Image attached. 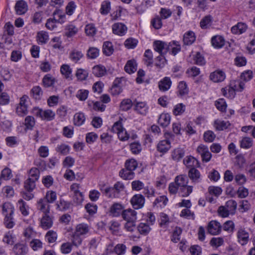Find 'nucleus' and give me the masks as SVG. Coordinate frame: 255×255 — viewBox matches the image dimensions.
<instances>
[{
  "instance_id": "nucleus-58",
  "label": "nucleus",
  "mask_w": 255,
  "mask_h": 255,
  "mask_svg": "<svg viewBox=\"0 0 255 255\" xmlns=\"http://www.w3.org/2000/svg\"><path fill=\"white\" fill-rule=\"evenodd\" d=\"M57 209L60 211H65L70 207L71 204L63 199H60L56 204Z\"/></svg>"
},
{
  "instance_id": "nucleus-12",
  "label": "nucleus",
  "mask_w": 255,
  "mask_h": 255,
  "mask_svg": "<svg viewBox=\"0 0 255 255\" xmlns=\"http://www.w3.org/2000/svg\"><path fill=\"white\" fill-rule=\"evenodd\" d=\"M225 78V73L221 70H217L212 72L209 76L210 80L215 83L222 82Z\"/></svg>"
},
{
  "instance_id": "nucleus-60",
  "label": "nucleus",
  "mask_w": 255,
  "mask_h": 255,
  "mask_svg": "<svg viewBox=\"0 0 255 255\" xmlns=\"http://www.w3.org/2000/svg\"><path fill=\"white\" fill-rule=\"evenodd\" d=\"M85 33L87 35L89 36H93L96 33V28L93 23L87 24L85 28Z\"/></svg>"
},
{
  "instance_id": "nucleus-5",
  "label": "nucleus",
  "mask_w": 255,
  "mask_h": 255,
  "mask_svg": "<svg viewBox=\"0 0 255 255\" xmlns=\"http://www.w3.org/2000/svg\"><path fill=\"white\" fill-rule=\"evenodd\" d=\"M196 152L201 155L203 162H208L211 160L212 154L207 146L204 144L199 145L196 149Z\"/></svg>"
},
{
  "instance_id": "nucleus-61",
  "label": "nucleus",
  "mask_w": 255,
  "mask_h": 255,
  "mask_svg": "<svg viewBox=\"0 0 255 255\" xmlns=\"http://www.w3.org/2000/svg\"><path fill=\"white\" fill-rule=\"evenodd\" d=\"M39 175L40 172L39 169L33 167L29 170L28 178L37 181L39 178Z\"/></svg>"
},
{
  "instance_id": "nucleus-6",
  "label": "nucleus",
  "mask_w": 255,
  "mask_h": 255,
  "mask_svg": "<svg viewBox=\"0 0 255 255\" xmlns=\"http://www.w3.org/2000/svg\"><path fill=\"white\" fill-rule=\"evenodd\" d=\"M222 230V226L217 221L212 220L210 221L207 226V231L212 235L219 234Z\"/></svg>"
},
{
  "instance_id": "nucleus-27",
  "label": "nucleus",
  "mask_w": 255,
  "mask_h": 255,
  "mask_svg": "<svg viewBox=\"0 0 255 255\" xmlns=\"http://www.w3.org/2000/svg\"><path fill=\"white\" fill-rule=\"evenodd\" d=\"M185 150L180 147L175 148L171 152V157L173 160L179 161L184 156Z\"/></svg>"
},
{
  "instance_id": "nucleus-8",
  "label": "nucleus",
  "mask_w": 255,
  "mask_h": 255,
  "mask_svg": "<svg viewBox=\"0 0 255 255\" xmlns=\"http://www.w3.org/2000/svg\"><path fill=\"white\" fill-rule=\"evenodd\" d=\"M124 211V205L120 203H114L109 209V214L113 217H118Z\"/></svg>"
},
{
  "instance_id": "nucleus-45",
  "label": "nucleus",
  "mask_w": 255,
  "mask_h": 255,
  "mask_svg": "<svg viewBox=\"0 0 255 255\" xmlns=\"http://www.w3.org/2000/svg\"><path fill=\"white\" fill-rule=\"evenodd\" d=\"M178 93L181 96L186 95L188 94L189 89L187 84L184 81H180L178 85Z\"/></svg>"
},
{
  "instance_id": "nucleus-49",
  "label": "nucleus",
  "mask_w": 255,
  "mask_h": 255,
  "mask_svg": "<svg viewBox=\"0 0 255 255\" xmlns=\"http://www.w3.org/2000/svg\"><path fill=\"white\" fill-rule=\"evenodd\" d=\"M127 250V247L125 244H118L113 249V252L117 255H124L125 254Z\"/></svg>"
},
{
  "instance_id": "nucleus-22",
  "label": "nucleus",
  "mask_w": 255,
  "mask_h": 255,
  "mask_svg": "<svg viewBox=\"0 0 255 255\" xmlns=\"http://www.w3.org/2000/svg\"><path fill=\"white\" fill-rule=\"evenodd\" d=\"M225 39L221 35H215L211 38L212 46L215 48H221L225 45Z\"/></svg>"
},
{
  "instance_id": "nucleus-55",
  "label": "nucleus",
  "mask_w": 255,
  "mask_h": 255,
  "mask_svg": "<svg viewBox=\"0 0 255 255\" xmlns=\"http://www.w3.org/2000/svg\"><path fill=\"white\" fill-rule=\"evenodd\" d=\"M45 239L49 243H53L57 239V234L56 232L50 230L46 234Z\"/></svg>"
},
{
  "instance_id": "nucleus-36",
  "label": "nucleus",
  "mask_w": 255,
  "mask_h": 255,
  "mask_svg": "<svg viewBox=\"0 0 255 255\" xmlns=\"http://www.w3.org/2000/svg\"><path fill=\"white\" fill-rule=\"evenodd\" d=\"M65 30V35L68 37H71L78 33V28L73 24H70L66 26Z\"/></svg>"
},
{
  "instance_id": "nucleus-1",
  "label": "nucleus",
  "mask_w": 255,
  "mask_h": 255,
  "mask_svg": "<svg viewBox=\"0 0 255 255\" xmlns=\"http://www.w3.org/2000/svg\"><path fill=\"white\" fill-rule=\"evenodd\" d=\"M189 179L186 175L181 174L174 178L173 182L169 184L168 190L170 194L177 193L182 197L189 196L193 192V187L188 185Z\"/></svg>"
},
{
  "instance_id": "nucleus-43",
  "label": "nucleus",
  "mask_w": 255,
  "mask_h": 255,
  "mask_svg": "<svg viewBox=\"0 0 255 255\" xmlns=\"http://www.w3.org/2000/svg\"><path fill=\"white\" fill-rule=\"evenodd\" d=\"M31 93L33 98L36 100L41 99L43 95L42 89L38 86L33 87L31 90Z\"/></svg>"
},
{
  "instance_id": "nucleus-10",
  "label": "nucleus",
  "mask_w": 255,
  "mask_h": 255,
  "mask_svg": "<svg viewBox=\"0 0 255 255\" xmlns=\"http://www.w3.org/2000/svg\"><path fill=\"white\" fill-rule=\"evenodd\" d=\"M130 202L134 209H139L143 206L145 199L141 194H136L131 198Z\"/></svg>"
},
{
  "instance_id": "nucleus-18",
  "label": "nucleus",
  "mask_w": 255,
  "mask_h": 255,
  "mask_svg": "<svg viewBox=\"0 0 255 255\" xmlns=\"http://www.w3.org/2000/svg\"><path fill=\"white\" fill-rule=\"evenodd\" d=\"M188 175L193 183H199L201 180L200 171L196 168H190L188 171Z\"/></svg>"
},
{
  "instance_id": "nucleus-47",
  "label": "nucleus",
  "mask_w": 255,
  "mask_h": 255,
  "mask_svg": "<svg viewBox=\"0 0 255 255\" xmlns=\"http://www.w3.org/2000/svg\"><path fill=\"white\" fill-rule=\"evenodd\" d=\"M35 124V120L33 117L30 116L26 117L24 120V125L26 129L31 130Z\"/></svg>"
},
{
  "instance_id": "nucleus-35",
  "label": "nucleus",
  "mask_w": 255,
  "mask_h": 255,
  "mask_svg": "<svg viewBox=\"0 0 255 255\" xmlns=\"http://www.w3.org/2000/svg\"><path fill=\"white\" fill-rule=\"evenodd\" d=\"M114 50V47L112 42L110 41H105L104 42L103 52L105 55L107 56L111 55L113 53Z\"/></svg>"
},
{
  "instance_id": "nucleus-42",
  "label": "nucleus",
  "mask_w": 255,
  "mask_h": 255,
  "mask_svg": "<svg viewBox=\"0 0 255 255\" xmlns=\"http://www.w3.org/2000/svg\"><path fill=\"white\" fill-rule=\"evenodd\" d=\"M70 149V146L65 143L57 145L55 149L57 152L64 155L68 154L69 153Z\"/></svg>"
},
{
  "instance_id": "nucleus-32",
  "label": "nucleus",
  "mask_w": 255,
  "mask_h": 255,
  "mask_svg": "<svg viewBox=\"0 0 255 255\" xmlns=\"http://www.w3.org/2000/svg\"><path fill=\"white\" fill-rule=\"evenodd\" d=\"M137 70V64L136 61L132 59L127 61L125 66V70L128 74L134 73Z\"/></svg>"
},
{
  "instance_id": "nucleus-29",
  "label": "nucleus",
  "mask_w": 255,
  "mask_h": 255,
  "mask_svg": "<svg viewBox=\"0 0 255 255\" xmlns=\"http://www.w3.org/2000/svg\"><path fill=\"white\" fill-rule=\"evenodd\" d=\"M53 18L58 23L62 24L66 21V15L64 12L59 9H56L53 13Z\"/></svg>"
},
{
  "instance_id": "nucleus-38",
  "label": "nucleus",
  "mask_w": 255,
  "mask_h": 255,
  "mask_svg": "<svg viewBox=\"0 0 255 255\" xmlns=\"http://www.w3.org/2000/svg\"><path fill=\"white\" fill-rule=\"evenodd\" d=\"M85 117L83 113H77L74 116V123L77 126H82L85 121Z\"/></svg>"
},
{
  "instance_id": "nucleus-44",
  "label": "nucleus",
  "mask_w": 255,
  "mask_h": 255,
  "mask_svg": "<svg viewBox=\"0 0 255 255\" xmlns=\"http://www.w3.org/2000/svg\"><path fill=\"white\" fill-rule=\"evenodd\" d=\"M111 10V2L109 0H104L101 3L100 12L102 15L108 14Z\"/></svg>"
},
{
  "instance_id": "nucleus-13",
  "label": "nucleus",
  "mask_w": 255,
  "mask_h": 255,
  "mask_svg": "<svg viewBox=\"0 0 255 255\" xmlns=\"http://www.w3.org/2000/svg\"><path fill=\"white\" fill-rule=\"evenodd\" d=\"M53 224V219L48 214H44L40 220V226L44 230H48L52 227Z\"/></svg>"
},
{
  "instance_id": "nucleus-4",
  "label": "nucleus",
  "mask_w": 255,
  "mask_h": 255,
  "mask_svg": "<svg viewBox=\"0 0 255 255\" xmlns=\"http://www.w3.org/2000/svg\"><path fill=\"white\" fill-rule=\"evenodd\" d=\"M171 46V42L167 43L160 40H156L153 43L154 50L161 55H165L170 50Z\"/></svg>"
},
{
  "instance_id": "nucleus-34",
  "label": "nucleus",
  "mask_w": 255,
  "mask_h": 255,
  "mask_svg": "<svg viewBox=\"0 0 255 255\" xmlns=\"http://www.w3.org/2000/svg\"><path fill=\"white\" fill-rule=\"evenodd\" d=\"M119 175L124 180H130L133 178L134 173L132 171L126 168L120 170Z\"/></svg>"
},
{
  "instance_id": "nucleus-54",
  "label": "nucleus",
  "mask_w": 255,
  "mask_h": 255,
  "mask_svg": "<svg viewBox=\"0 0 255 255\" xmlns=\"http://www.w3.org/2000/svg\"><path fill=\"white\" fill-rule=\"evenodd\" d=\"M221 91L225 97L230 99H233L236 95L234 90L232 89L230 86L222 88Z\"/></svg>"
},
{
  "instance_id": "nucleus-57",
  "label": "nucleus",
  "mask_w": 255,
  "mask_h": 255,
  "mask_svg": "<svg viewBox=\"0 0 255 255\" xmlns=\"http://www.w3.org/2000/svg\"><path fill=\"white\" fill-rule=\"evenodd\" d=\"M182 232V230L180 228L176 227L173 232L171 239V241L174 243L178 242L180 241Z\"/></svg>"
},
{
  "instance_id": "nucleus-17",
  "label": "nucleus",
  "mask_w": 255,
  "mask_h": 255,
  "mask_svg": "<svg viewBox=\"0 0 255 255\" xmlns=\"http://www.w3.org/2000/svg\"><path fill=\"white\" fill-rule=\"evenodd\" d=\"M137 230L141 236H147L151 231V226L146 222L139 223L137 227Z\"/></svg>"
},
{
  "instance_id": "nucleus-51",
  "label": "nucleus",
  "mask_w": 255,
  "mask_h": 255,
  "mask_svg": "<svg viewBox=\"0 0 255 255\" xmlns=\"http://www.w3.org/2000/svg\"><path fill=\"white\" fill-rule=\"evenodd\" d=\"M77 8V5L73 1H71L68 3L65 7V13L69 16L72 15L75 12Z\"/></svg>"
},
{
  "instance_id": "nucleus-31",
  "label": "nucleus",
  "mask_w": 255,
  "mask_h": 255,
  "mask_svg": "<svg viewBox=\"0 0 255 255\" xmlns=\"http://www.w3.org/2000/svg\"><path fill=\"white\" fill-rule=\"evenodd\" d=\"M14 211V207L11 203L6 202L3 204L2 212L4 217L13 216Z\"/></svg>"
},
{
  "instance_id": "nucleus-64",
  "label": "nucleus",
  "mask_w": 255,
  "mask_h": 255,
  "mask_svg": "<svg viewBox=\"0 0 255 255\" xmlns=\"http://www.w3.org/2000/svg\"><path fill=\"white\" fill-rule=\"evenodd\" d=\"M132 106V102L129 99L123 100L121 103L120 108L122 110L127 111L129 110Z\"/></svg>"
},
{
  "instance_id": "nucleus-24",
  "label": "nucleus",
  "mask_w": 255,
  "mask_h": 255,
  "mask_svg": "<svg viewBox=\"0 0 255 255\" xmlns=\"http://www.w3.org/2000/svg\"><path fill=\"white\" fill-rule=\"evenodd\" d=\"M196 40L195 33L192 31H188L183 35V41L184 44L190 45L193 44Z\"/></svg>"
},
{
  "instance_id": "nucleus-3",
  "label": "nucleus",
  "mask_w": 255,
  "mask_h": 255,
  "mask_svg": "<svg viewBox=\"0 0 255 255\" xmlns=\"http://www.w3.org/2000/svg\"><path fill=\"white\" fill-rule=\"evenodd\" d=\"M165 139L162 140L159 142L157 145V150L164 154L166 153L171 148L170 140L174 137V135L169 132H166L164 133Z\"/></svg>"
},
{
  "instance_id": "nucleus-21",
  "label": "nucleus",
  "mask_w": 255,
  "mask_h": 255,
  "mask_svg": "<svg viewBox=\"0 0 255 255\" xmlns=\"http://www.w3.org/2000/svg\"><path fill=\"white\" fill-rule=\"evenodd\" d=\"M13 251L16 255H25L28 251L27 246L24 244H16L13 248Z\"/></svg>"
},
{
  "instance_id": "nucleus-52",
  "label": "nucleus",
  "mask_w": 255,
  "mask_h": 255,
  "mask_svg": "<svg viewBox=\"0 0 255 255\" xmlns=\"http://www.w3.org/2000/svg\"><path fill=\"white\" fill-rule=\"evenodd\" d=\"M168 202L167 198L164 195L157 197L153 202V205L157 207L165 206Z\"/></svg>"
},
{
  "instance_id": "nucleus-62",
  "label": "nucleus",
  "mask_w": 255,
  "mask_h": 255,
  "mask_svg": "<svg viewBox=\"0 0 255 255\" xmlns=\"http://www.w3.org/2000/svg\"><path fill=\"white\" fill-rule=\"evenodd\" d=\"M44 199H46L50 204L54 203L57 199V194L55 191H48L45 195Z\"/></svg>"
},
{
  "instance_id": "nucleus-16",
  "label": "nucleus",
  "mask_w": 255,
  "mask_h": 255,
  "mask_svg": "<svg viewBox=\"0 0 255 255\" xmlns=\"http://www.w3.org/2000/svg\"><path fill=\"white\" fill-rule=\"evenodd\" d=\"M171 85L172 81L170 78L165 77L159 81L158 86L160 91L165 92L170 88Z\"/></svg>"
},
{
  "instance_id": "nucleus-25",
  "label": "nucleus",
  "mask_w": 255,
  "mask_h": 255,
  "mask_svg": "<svg viewBox=\"0 0 255 255\" xmlns=\"http://www.w3.org/2000/svg\"><path fill=\"white\" fill-rule=\"evenodd\" d=\"M171 121V116L168 113H163L160 115L158 123L162 127H167Z\"/></svg>"
},
{
  "instance_id": "nucleus-14",
  "label": "nucleus",
  "mask_w": 255,
  "mask_h": 255,
  "mask_svg": "<svg viewBox=\"0 0 255 255\" xmlns=\"http://www.w3.org/2000/svg\"><path fill=\"white\" fill-rule=\"evenodd\" d=\"M134 109L135 111L141 115H146L148 113V107L145 102H135Z\"/></svg>"
},
{
  "instance_id": "nucleus-53",
  "label": "nucleus",
  "mask_w": 255,
  "mask_h": 255,
  "mask_svg": "<svg viewBox=\"0 0 255 255\" xmlns=\"http://www.w3.org/2000/svg\"><path fill=\"white\" fill-rule=\"evenodd\" d=\"M144 61L147 66H151L153 64V54L150 49L146 50L144 54Z\"/></svg>"
},
{
  "instance_id": "nucleus-7",
  "label": "nucleus",
  "mask_w": 255,
  "mask_h": 255,
  "mask_svg": "<svg viewBox=\"0 0 255 255\" xmlns=\"http://www.w3.org/2000/svg\"><path fill=\"white\" fill-rule=\"evenodd\" d=\"M238 242L242 246L246 245L249 241V234L244 228H240L237 233Z\"/></svg>"
},
{
  "instance_id": "nucleus-41",
  "label": "nucleus",
  "mask_w": 255,
  "mask_h": 255,
  "mask_svg": "<svg viewBox=\"0 0 255 255\" xmlns=\"http://www.w3.org/2000/svg\"><path fill=\"white\" fill-rule=\"evenodd\" d=\"M186 110V106L182 103H179L175 105L173 107L172 112L175 116H180L182 115Z\"/></svg>"
},
{
  "instance_id": "nucleus-63",
  "label": "nucleus",
  "mask_w": 255,
  "mask_h": 255,
  "mask_svg": "<svg viewBox=\"0 0 255 255\" xmlns=\"http://www.w3.org/2000/svg\"><path fill=\"white\" fill-rule=\"evenodd\" d=\"M193 60L195 64L199 66H203L206 63L204 57L199 52L196 53L194 56Z\"/></svg>"
},
{
  "instance_id": "nucleus-59",
  "label": "nucleus",
  "mask_w": 255,
  "mask_h": 255,
  "mask_svg": "<svg viewBox=\"0 0 255 255\" xmlns=\"http://www.w3.org/2000/svg\"><path fill=\"white\" fill-rule=\"evenodd\" d=\"M212 17L211 15L205 16L200 21V26L203 29H206L211 25Z\"/></svg>"
},
{
  "instance_id": "nucleus-39",
  "label": "nucleus",
  "mask_w": 255,
  "mask_h": 255,
  "mask_svg": "<svg viewBox=\"0 0 255 255\" xmlns=\"http://www.w3.org/2000/svg\"><path fill=\"white\" fill-rule=\"evenodd\" d=\"M224 206L226 207L228 212H229L231 215H233L236 210L237 203L235 200H230L226 202L225 205Z\"/></svg>"
},
{
  "instance_id": "nucleus-15",
  "label": "nucleus",
  "mask_w": 255,
  "mask_h": 255,
  "mask_svg": "<svg viewBox=\"0 0 255 255\" xmlns=\"http://www.w3.org/2000/svg\"><path fill=\"white\" fill-rule=\"evenodd\" d=\"M90 230V228L87 224L81 223L76 226L74 232L85 238L89 233Z\"/></svg>"
},
{
  "instance_id": "nucleus-11",
  "label": "nucleus",
  "mask_w": 255,
  "mask_h": 255,
  "mask_svg": "<svg viewBox=\"0 0 255 255\" xmlns=\"http://www.w3.org/2000/svg\"><path fill=\"white\" fill-rule=\"evenodd\" d=\"M122 216L126 222L136 221L137 220V212L131 209L124 210Z\"/></svg>"
},
{
  "instance_id": "nucleus-23",
  "label": "nucleus",
  "mask_w": 255,
  "mask_h": 255,
  "mask_svg": "<svg viewBox=\"0 0 255 255\" xmlns=\"http://www.w3.org/2000/svg\"><path fill=\"white\" fill-rule=\"evenodd\" d=\"M49 203L45 199H40L37 202V208L44 214H49L50 211Z\"/></svg>"
},
{
  "instance_id": "nucleus-50",
  "label": "nucleus",
  "mask_w": 255,
  "mask_h": 255,
  "mask_svg": "<svg viewBox=\"0 0 255 255\" xmlns=\"http://www.w3.org/2000/svg\"><path fill=\"white\" fill-rule=\"evenodd\" d=\"M17 206L21 214L24 216H27L28 214V207L26 203L22 200L20 199L18 201Z\"/></svg>"
},
{
  "instance_id": "nucleus-28",
  "label": "nucleus",
  "mask_w": 255,
  "mask_h": 255,
  "mask_svg": "<svg viewBox=\"0 0 255 255\" xmlns=\"http://www.w3.org/2000/svg\"><path fill=\"white\" fill-rule=\"evenodd\" d=\"M92 73L96 77H101L106 74L107 69L103 65H97L93 67Z\"/></svg>"
},
{
  "instance_id": "nucleus-48",
  "label": "nucleus",
  "mask_w": 255,
  "mask_h": 255,
  "mask_svg": "<svg viewBox=\"0 0 255 255\" xmlns=\"http://www.w3.org/2000/svg\"><path fill=\"white\" fill-rule=\"evenodd\" d=\"M84 238L74 232L72 235V245L77 247L80 246L82 244Z\"/></svg>"
},
{
  "instance_id": "nucleus-37",
  "label": "nucleus",
  "mask_w": 255,
  "mask_h": 255,
  "mask_svg": "<svg viewBox=\"0 0 255 255\" xmlns=\"http://www.w3.org/2000/svg\"><path fill=\"white\" fill-rule=\"evenodd\" d=\"M36 39L39 44H43L46 43L48 41L49 36L47 32L41 31L37 33Z\"/></svg>"
},
{
  "instance_id": "nucleus-26",
  "label": "nucleus",
  "mask_w": 255,
  "mask_h": 255,
  "mask_svg": "<svg viewBox=\"0 0 255 255\" xmlns=\"http://www.w3.org/2000/svg\"><path fill=\"white\" fill-rule=\"evenodd\" d=\"M247 29V25L244 22H238L236 25L231 28V31L233 34H241L244 33Z\"/></svg>"
},
{
  "instance_id": "nucleus-33",
  "label": "nucleus",
  "mask_w": 255,
  "mask_h": 255,
  "mask_svg": "<svg viewBox=\"0 0 255 255\" xmlns=\"http://www.w3.org/2000/svg\"><path fill=\"white\" fill-rule=\"evenodd\" d=\"M241 148L248 149L253 145V139L249 136L243 137L239 141Z\"/></svg>"
},
{
  "instance_id": "nucleus-19",
  "label": "nucleus",
  "mask_w": 255,
  "mask_h": 255,
  "mask_svg": "<svg viewBox=\"0 0 255 255\" xmlns=\"http://www.w3.org/2000/svg\"><path fill=\"white\" fill-rule=\"evenodd\" d=\"M27 3L23 0L17 1L15 5L16 13L19 15L24 14L27 11Z\"/></svg>"
},
{
  "instance_id": "nucleus-40",
  "label": "nucleus",
  "mask_w": 255,
  "mask_h": 255,
  "mask_svg": "<svg viewBox=\"0 0 255 255\" xmlns=\"http://www.w3.org/2000/svg\"><path fill=\"white\" fill-rule=\"evenodd\" d=\"M83 57V54L80 51L74 49L70 53V59L74 62L77 63Z\"/></svg>"
},
{
  "instance_id": "nucleus-30",
  "label": "nucleus",
  "mask_w": 255,
  "mask_h": 255,
  "mask_svg": "<svg viewBox=\"0 0 255 255\" xmlns=\"http://www.w3.org/2000/svg\"><path fill=\"white\" fill-rule=\"evenodd\" d=\"M230 126L228 121L217 119L214 121V127L217 130H224L228 128Z\"/></svg>"
},
{
  "instance_id": "nucleus-2",
  "label": "nucleus",
  "mask_w": 255,
  "mask_h": 255,
  "mask_svg": "<svg viewBox=\"0 0 255 255\" xmlns=\"http://www.w3.org/2000/svg\"><path fill=\"white\" fill-rule=\"evenodd\" d=\"M31 112L34 116L43 121H51L55 119V114L52 110L50 109L43 110L37 107L33 108Z\"/></svg>"
},
{
  "instance_id": "nucleus-56",
  "label": "nucleus",
  "mask_w": 255,
  "mask_h": 255,
  "mask_svg": "<svg viewBox=\"0 0 255 255\" xmlns=\"http://www.w3.org/2000/svg\"><path fill=\"white\" fill-rule=\"evenodd\" d=\"M162 18L159 15H156L151 20V25L155 29H159L161 28L162 26Z\"/></svg>"
},
{
  "instance_id": "nucleus-9",
  "label": "nucleus",
  "mask_w": 255,
  "mask_h": 255,
  "mask_svg": "<svg viewBox=\"0 0 255 255\" xmlns=\"http://www.w3.org/2000/svg\"><path fill=\"white\" fill-rule=\"evenodd\" d=\"M128 30L127 26L122 22H117L113 24L112 31L114 34L122 36L126 34Z\"/></svg>"
},
{
  "instance_id": "nucleus-46",
  "label": "nucleus",
  "mask_w": 255,
  "mask_h": 255,
  "mask_svg": "<svg viewBox=\"0 0 255 255\" xmlns=\"http://www.w3.org/2000/svg\"><path fill=\"white\" fill-rule=\"evenodd\" d=\"M130 150L134 154H139L141 150V145L138 141H134L129 144Z\"/></svg>"
},
{
  "instance_id": "nucleus-20",
  "label": "nucleus",
  "mask_w": 255,
  "mask_h": 255,
  "mask_svg": "<svg viewBox=\"0 0 255 255\" xmlns=\"http://www.w3.org/2000/svg\"><path fill=\"white\" fill-rule=\"evenodd\" d=\"M183 163L188 168H195L199 166L198 160L191 155L186 156L183 160Z\"/></svg>"
}]
</instances>
